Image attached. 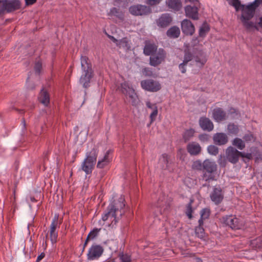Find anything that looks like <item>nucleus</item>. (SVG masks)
Returning <instances> with one entry per match:
<instances>
[{
    "mask_svg": "<svg viewBox=\"0 0 262 262\" xmlns=\"http://www.w3.org/2000/svg\"><path fill=\"white\" fill-rule=\"evenodd\" d=\"M257 1L255 0L254 2L247 6H242L241 9L242 14L241 20L244 27L248 31H251L254 29L257 31L259 30L257 25L250 21L251 19L254 16L256 9L257 8V5L256 6L255 4Z\"/></svg>",
    "mask_w": 262,
    "mask_h": 262,
    "instance_id": "nucleus-1",
    "label": "nucleus"
},
{
    "mask_svg": "<svg viewBox=\"0 0 262 262\" xmlns=\"http://www.w3.org/2000/svg\"><path fill=\"white\" fill-rule=\"evenodd\" d=\"M124 199L120 197L118 201H113L107 207V212L102 216V219L105 221L108 219L112 220V224H116L118 220L122 216L125 206Z\"/></svg>",
    "mask_w": 262,
    "mask_h": 262,
    "instance_id": "nucleus-2",
    "label": "nucleus"
},
{
    "mask_svg": "<svg viewBox=\"0 0 262 262\" xmlns=\"http://www.w3.org/2000/svg\"><path fill=\"white\" fill-rule=\"evenodd\" d=\"M204 173L202 176L203 179L206 182L216 180L214 173L217 170V165L210 159H206L203 162Z\"/></svg>",
    "mask_w": 262,
    "mask_h": 262,
    "instance_id": "nucleus-3",
    "label": "nucleus"
},
{
    "mask_svg": "<svg viewBox=\"0 0 262 262\" xmlns=\"http://www.w3.org/2000/svg\"><path fill=\"white\" fill-rule=\"evenodd\" d=\"M120 91L122 93L125 95L126 98L132 104V105L136 106L138 105L139 100L133 88L129 86L127 82L121 83Z\"/></svg>",
    "mask_w": 262,
    "mask_h": 262,
    "instance_id": "nucleus-4",
    "label": "nucleus"
},
{
    "mask_svg": "<svg viewBox=\"0 0 262 262\" xmlns=\"http://www.w3.org/2000/svg\"><path fill=\"white\" fill-rule=\"evenodd\" d=\"M21 3L19 0H2L0 5V16L6 13H11L20 8Z\"/></svg>",
    "mask_w": 262,
    "mask_h": 262,
    "instance_id": "nucleus-5",
    "label": "nucleus"
},
{
    "mask_svg": "<svg viewBox=\"0 0 262 262\" xmlns=\"http://www.w3.org/2000/svg\"><path fill=\"white\" fill-rule=\"evenodd\" d=\"M226 156L228 161L231 163H236L240 157L250 159L251 157V154H245L239 151L232 146L228 147L226 150Z\"/></svg>",
    "mask_w": 262,
    "mask_h": 262,
    "instance_id": "nucleus-6",
    "label": "nucleus"
},
{
    "mask_svg": "<svg viewBox=\"0 0 262 262\" xmlns=\"http://www.w3.org/2000/svg\"><path fill=\"white\" fill-rule=\"evenodd\" d=\"M192 52L196 65L200 68H203L207 61V58L201 46L199 45H194Z\"/></svg>",
    "mask_w": 262,
    "mask_h": 262,
    "instance_id": "nucleus-7",
    "label": "nucleus"
},
{
    "mask_svg": "<svg viewBox=\"0 0 262 262\" xmlns=\"http://www.w3.org/2000/svg\"><path fill=\"white\" fill-rule=\"evenodd\" d=\"M129 12L135 16L147 15L151 13V9L149 6L138 4L130 6Z\"/></svg>",
    "mask_w": 262,
    "mask_h": 262,
    "instance_id": "nucleus-8",
    "label": "nucleus"
},
{
    "mask_svg": "<svg viewBox=\"0 0 262 262\" xmlns=\"http://www.w3.org/2000/svg\"><path fill=\"white\" fill-rule=\"evenodd\" d=\"M166 52L163 49H159L157 53H155L149 58V64L151 66L157 67L165 61Z\"/></svg>",
    "mask_w": 262,
    "mask_h": 262,
    "instance_id": "nucleus-9",
    "label": "nucleus"
},
{
    "mask_svg": "<svg viewBox=\"0 0 262 262\" xmlns=\"http://www.w3.org/2000/svg\"><path fill=\"white\" fill-rule=\"evenodd\" d=\"M141 85L144 90L152 92H157L161 88L160 83L152 79H146L141 81Z\"/></svg>",
    "mask_w": 262,
    "mask_h": 262,
    "instance_id": "nucleus-10",
    "label": "nucleus"
},
{
    "mask_svg": "<svg viewBox=\"0 0 262 262\" xmlns=\"http://www.w3.org/2000/svg\"><path fill=\"white\" fill-rule=\"evenodd\" d=\"M211 200L216 205L220 204L224 199L222 189L220 186H215L210 195Z\"/></svg>",
    "mask_w": 262,
    "mask_h": 262,
    "instance_id": "nucleus-11",
    "label": "nucleus"
},
{
    "mask_svg": "<svg viewBox=\"0 0 262 262\" xmlns=\"http://www.w3.org/2000/svg\"><path fill=\"white\" fill-rule=\"evenodd\" d=\"M103 252V248L99 245H93L89 249L88 253V258L93 260L99 258Z\"/></svg>",
    "mask_w": 262,
    "mask_h": 262,
    "instance_id": "nucleus-12",
    "label": "nucleus"
},
{
    "mask_svg": "<svg viewBox=\"0 0 262 262\" xmlns=\"http://www.w3.org/2000/svg\"><path fill=\"white\" fill-rule=\"evenodd\" d=\"M224 223L232 229H238L242 226L239 220L232 215L227 216L223 217Z\"/></svg>",
    "mask_w": 262,
    "mask_h": 262,
    "instance_id": "nucleus-13",
    "label": "nucleus"
},
{
    "mask_svg": "<svg viewBox=\"0 0 262 262\" xmlns=\"http://www.w3.org/2000/svg\"><path fill=\"white\" fill-rule=\"evenodd\" d=\"M227 117L228 116L226 112L222 108L217 107L212 111V118L217 122L226 120Z\"/></svg>",
    "mask_w": 262,
    "mask_h": 262,
    "instance_id": "nucleus-14",
    "label": "nucleus"
},
{
    "mask_svg": "<svg viewBox=\"0 0 262 262\" xmlns=\"http://www.w3.org/2000/svg\"><path fill=\"white\" fill-rule=\"evenodd\" d=\"M181 28L183 32L186 35H192L195 31L194 26L190 20L185 19L181 23Z\"/></svg>",
    "mask_w": 262,
    "mask_h": 262,
    "instance_id": "nucleus-15",
    "label": "nucleus"
},
{
    "mask_svg": "<svg viewBox=\"0 0 262 262\" xmlns=\"http://www.w3.org/2000/svg\"><path fill=\"white\" fill-rule=\"evenodd\" d=\"M172 18L169 14L165 13L157 20V25L161 28H166L168 27L172 22Z\"/></svg>",
    "mask_w": 262,
    "mask_h": 262,
    "instance_id": "nucleus-16",
    "label": "nucleus"
},
{
    "mask_svg": "<svg viewBox=\"0 0 262 262\" xmlns=\"http://www.w3.org/2000/svg\"><path fill=\"white\" fill-rule=\"evenodd\" d=\"M199 125L203 130L208 132L212 130L214 127L212 122L206 117H202L200 118Z\"/></svg>",
    "mask_w": 262,
    "mask_h": 262,
    "instance_id": "nucleus-17",
    "label": "nucleus"
},
{
    "mask_svg": "<svg viewBox=\"0 0 262 262\" xmlns=\"http://www.w3.org/2000/svg\"><path fill=\"white\" fill-rule=\"evenodd\" d=\"M185 15L187 17L193 20H198V9L196 6L188 5L185 7Z\"/></svg>",
    "mask_w": 262,
    "mask_h": 262,
    "instance_id": "nucleus-18",
    "label": "nucleus"
},
{
    "mask_svg": "<svg viewBox=\"0 0 262 262\" xmlns=\"http://www.w3.org/2000/svg\"><path fill=\"white\" fill-rule=\"evenodd\" d=\"M57 226L58 217H55L51 223L50 229V237L52 243H55L57 241V233L55 231Z\"/></svg>",
    "mask_w": 262,
    "mask_h": 262,
    "instance_id": "nucleus-19",
    "label": "nucleus"
},
{
    "mask_svg": "<svg viewBox=\"0 0 262 262\" xmlns=\"http://www.w3.org/2000/svg\"><path fill=\"white\" fill-rule=\"evenodd\" d=\"M214 143L219 145L226 144L228 141V138L226 134L223 133H216L213 137Z\"/></svg>",
    "mask_w": 262,
    "mask_h": 262,
    "instance_id": "nucleus-20",
    "label": "nucleus"
},
{
    "mask_svg": "<svg viewBox=\"0 0 262 262\" xmlns=\"http://www.w3.org/2000/svg\"><path fill=\"white\" fill-rule=\"evenodd\" d=\"M84 73L83 74L80 79V82L83 85V86L85 88H87L89 86V83H90L91 80L93 76V71H83Z\"/></svg>",
    "mask_w": 262,
    "mask_h": 262,
    "instance_id": "nucleus-21",
    "label": "nucleus"
},
{
    "mask_svg": "<svg viewBox=\"0 0 262 262\" xmlns=\"http://www.w3.org/2000/svg\"><path fill=\"white\" fill-rule=\"evenodd\" d=\"M187 150L191 155H198L201 151V147L199 143L192 142L187 145Z\"/></svg>",
    "mask_w": 262,
    "mask_h": 262,
    "instance_id": "nucleus-22",
    "label": "nucleus"
},
{
    "mask_svg": "<svg viewBox=\"0 0 262 262\" xmlns=\"http://www.w3.org/2000/svg\"><path fill=\"white\" fill-rule=\"evenodd\" d=\"M39 101L45 106H48L50 103V95L48 92L44 88L41 90L39 96Z\"/></svg>",
    "mask_w": 262,
    "mask_h": 262,
    "instance_id": "nucleus-23",
    "label": "nucleus"
},
{
    "mask_svg": "<svg viewBox=\"0 0 262 262\" xmlns=\"http://www.w3.org/2000/svg\"><path fill=\"white\" fill-rule=\"evenodd\" d=\"M166 4L169 9L176 11L180 10L182 8L181 0H166Z\"/></svg>",
    "mask_w": 262,
    "mask_h": 262,
    "instance_id": "nucleus-24",
    "label": "nucleus"
},
{
    "mask_svg": "<svg viewBox=\"0 0 262 262\" xmlns=\"http://www.w3.org/2000/svg\"><path fill=\"white\" fill-rule=\"evenodd\" d=\"M157 207L160 208L159 212L162 214L168 210L170 207V204L165 201V198L163 197L162 199H159L157 203Z\"/></svg>",
    "mask_w": 262,
    "mask_h": 262,
    "instance_id": "nucleus-25",
    "label": "nucleus"
},
{
    "mask_svg": "<svg viewBox=\"0 0 262 262\" xmlns=\"http://www.w3.org/2000/svg\"><path fill=\"white\" fill-rule=\"evenodd\" d=\"M81 66L83 71H93L90 60L86 56L81 57Z\"/></svg>",
    "mask_w": 262,
    "mask_h": 262,
    "instance_id": "nucleus-26",
    "label": "nucleus"
},
{
    "mask_svg": "<svg viewBox=\"0 0 262 262\" xmlns=\"http://www.w3.org/2000/svg\"><path fill=\"white\" fill-rule=\"evenodd\" d=\"M97 157V149L93 148L89 153H88L84 161L95 165L96 162Z\"/></svg>",
    "mask_w": 262,
    "mask_h": 262,
    "instance_id": "nucleus-27",
    "label": "nucleus"
},
{
    "mask_svg": "<svg viewBox=\"0 0 262 262\" xmlns=\"http://www.w3.org/2000/svg\"><path fill=\"white\" fill-rule=\"evenodd\" d=\"M157 50V46L155 44L148 43L145 45L144 48V54L146 55H153Z\"/></svg>",
    "mask_w": 262,
    "mask_h": 262,
    "instance_id": "nucleus-28",
    "label": "nucleus"
},
{
    "mask_svg": "<svg viewBox=\"0 0 262 262\" xmlns=\"http://www.w3.org/2000/svg\"><path fill=\"white\" fill-rule=\"evenodd\" d=\"M166 34L170 38H178L180 34V29L177 26H173L167 31Z\"/></svg>",
    "mask_w": 262,
    "mask_h": 262,
    "instance_id": "nucleus-29",
    "label": "nucleus"
},
{
    "mask_svg": "<svg viewBox=\"0 0 262 262\" xmlns=\"http://www.w3.org/2000/svg\"><path fill=\"white\" fill-rule=\"evenodd\" d=\"M108 15L116 16L121 21L124 20V15L123 12L115 7L111 9Z\"/></svg>",
    "mask_w": 262,
    "mask_h": 262,
    "instance_id": "nucleus-30",
    "label": "nucleus"
},
{
    "mask_svg": "<svg viewBox=\"0 0 262 262\" xmlns=\"http://www.w3.org/2000/svg\"><path fill=\"white\" fill-rule=\"evenodd\" d=\"M110 153V150H108L103 158L98 162L97 167L99 168H103L105 166H106L110 162V160L108 158L109 154Z\"/></svg>",
    "mask_w": 262,
    "mask_h": 262,
    "instance_id": "nucleus-31",
    "label": "nucleus"
},
{
    "mask_svg": "<svg viewBox=\"0 0 262 262\" xmlns=\"http://www.w3.org/2000/svg\"><path fill=\"white\" fill-rule=\"evenodd\" d=\"M210 214V210L208 208L203 209L201 211V218L199 220V224L203 225L204 220L209 218Z\"/></svg>",
    "mask_w": 262,
    "mask_h": 262,
    "instance_id": "nucleus-32",
    "label": "nucleus"
},
{
    "mask_svg": "<svg viewBox=\"0 0 262 262\" xmlns=\"http://www.w3.org/2000/svg\"><path fill=\"white\" fill-rule=\"evenodd\" d=\"M94 165L90 162L84 160L81 165V168L86 174H90L92 173Z\"/></svg>",
    "mask_w": 262,
    "mask_h": 262,
    "instance_id": "nucleus-33",
    "label": "nucleus"
},
{
    "mask_svg": "<svg viewBox=\"0 0 262 262\" xmlns=\"http://www.w3.org/2000/svg\"><path fill=\"white\" fill-rule=\"evenodd\" d=\"M195 131L192 128L187 129L185 131L183 135V138L185 142H188L190 139L193 137Z\"/></svg>",
    "mask_w": 262,
    "mask_h": 262,
    "instance_id": "nucleus-34",
    "label": "nucleus"
},
{
    "mask_svg": "<svg viewBox=\"0 0 262 262\" xmlns=\"http://www.w3.org/2000/svg\"><path fill=\"white\" fill-rule=\"evenodd\" d=\"M203 225H200L199 224V226L196 227L195 229L196 236L200 239H204L205 237V232L204 228H203Z\"/></svg>",
    "mask_w": 262,
    "mask_h": 262,
    "instance_id": "nucleus-35",
    "label": "nucleus"
},
{
    "mask_svg": "<svg viewBox=\"0 0 262 262\" xmlns=\"http://www.w3.org/2000/svg\"><path fill=\"white\" fill-rule=\"evenodd\" d=\"M184 53V55L183 62L185 63H188L189 61H191L193 58H194L193 52L192 53L189 49H185Z\"/></svg>",
    "mask_w": 262,
    "mask_h": 262,
    "instance_id": "nucleus-36",
    "label": "nucleus"
},
{
    "mask_svg": "<svg viewBox=\"0 0 262 262\" xmlns=\"http://www.w3.org/2000/svg\"><path fill=\"white\" fill-rule=\"evenodd\" d=\"M232 145L240 150L243 149L245 147V144L244 141L241 139L238 138H235L232 141Z\"/></svg>",
    "mask_w": 262,
    "mask_h": 262,
    "instance_id": "nucleus-37",
    "label": "nucleus"
},
{
    "mask_svg": "<svg viewBox=\"0 0 262 262\" xmlns=\"http://www.w3.org/2000/svg\"><path fill=\"white\" fill-rule=\"evenodd\" d=\"M227 131L229 134L236 135L239 131L237 125L234 123H229L227 126Z\"/></svg>",
    "mask_w": 262,
    "mask_h": 262,
    "instance_id": "nucleus-38",
    "label": "nucleus"
},
{
    "mask_svg": "<svg viewBox=\"0 0 262 262\" xmlns=\"http://www.w3.org/2000/svg\"><path fill=\"white\" fill-rule=\"evenodd\" d=\"M117 46L119 47L120 48H123L127 50H129L130 48L128 43V40L126 38H123L119 40Z\"/></svg>",
    "mask_w": 262,
    "mask_h": 262,
    "instance_id": "nucleus-39",
    "label": "nucleus"
},
{
    "mask_svg": "<svg viewBox=\"0 0 262 262\" xmlns=\"http://www.w3.org/2000/svg\"><path fill=\"white\" fill-rule=\"evenodd\" d=\"M251 245L253 247L256 248H262V237H258L251 242Z\"/></svg>",
    "mask_w": 262,
    "mask_h": 262,
    "instance_id": "nucleus-40",
    "label": "nucleus"
},
{
    "mask_svg": "<svg viewBox=\"0 0 262 262\" xmlns=\"http://www.w3.org/2000/svg\"><path fill=\"white\" fill-rule=\"evenodd\" d=\"M194 200L193 199H191L190 200L189 203L188 204L186 207V213L187 215L188 216V218L191 219L192 217V204L193 203Z\"/></svg>",
    "mask_w": 262,
    "mask_h": 262,
    "instance_id": "nucleus-41",
    "label": "nucleus"
},
{
    "mask_svg": "<svg viewBox=\"0 0 262 262\" xmlns=\"http://www.w3.org/2000/svg\"><path fill=\"white\" fill-rule=\"evenodd\" d=\"M209 31V27L206 23H204L199 30V35L200 37H204L206 34Z\"/></svg>",
    "mask_w": 262,
    "mask_h": 262,
    "instance_id": "nucleus-42",
    "label": "nucleus"
},
{
    "mask_svg": "<svg viewBox=\"0 0 262 262\" xmlns=\"http://www.w3.org/2000/svg\"><path fill=\"white\" fill-rule=\"evenodd\" d=\"M191 167L194 170L201 171L203 168V162L200 160H196L193 162Z\"/></svg>",
    "mask_w": 262,
    "mask_h": 262,
    "instance_id": "nucleus-43",
    "label": "nucleus"
},
{
    "mask_svg": "<svg viewBox=\"0 0 262 262\" xmlns=\"http://www.w3.org/2000/svg\"><path fill=\"white\" fill-rule=\"evenodd\" d=\"M227 159L226 158V156H225L224 155H220L217 162L221 167H225L227 164Z\"/></svg>",
    "mask_w": 262,
    "mask_h": 262,
    "instance_id": "nucleus-44",
    "label": "nucleus"
},
{
    "mask_svg": "<svg viewBox=\"0 0 262 262\" xmlns=\"http://www.w3.org/2000/svg\"><path fill=\"white\" fill-rule=\"evenodd\" d=\"M229 4L233 6L236 9V11L241 10L242 6L239 0H230L229 1Z\"/></svg>",
    "mask_w": 262,
    "mask_h": 262,
    "instance_id": "nucleus-45",
    "label": "nucleus"
},
{
    "mask_svg": "<svg viewBox=\"0 0 262 262\" xmlns=\"http://www.w3.org/2000/svg\"><path fill=\"white\" fill-rule=\"evenodd\" d=\"M243 139L246 142H254L255 141L256 138L251 132H249L245 134Z\"/></svg>",
    "mask_w": 262,
    "mask_h": 262,
    "instance_id": "nucleus-46",
    "label": "nucleus"
},
{
    "mask_svg": "<svg viewBox=\"0 0 262 262\" xmlns=\"http://www.w3.org/2000/svg\"><path fill=\"white\" fill-rule=\"evenodd\" d=\"M208 152L212 155L216 156L219 154V148L213 145H209L207 148Z\"/></svg>",
    "mask_w": 262,
    "mask_h": 262,
    "instance_id": "nucleus-47",
    "label": "nucleus"
},
{
    "mask_svg": "<svg viewBox=\"0 0 262 262\" xmlns=\"http://www.w3.org/2000/svg\"><path fill=\"white\" fill-rule=\"evenodd\" d=\"M100 230L101 228H94L89 233L88 236L90 237L91 239H93L98 235V233Z\"/></svg>",
    "mask_w": 262,
    "mask_h": 262,
    "instance_id": "nucleus-48",
    "label": "nucleus"
},
{
    "mask_svg": "<svg viewBox=\"0 0 262 262\" xmlns=\"http://www.w3.org/2000/svg\"><path fill=\"white\" fill-rule=\"evenodd\" d=\"M121 262H131L130 257L127 254H120L119 255Z\"/></svg>",
    "mask_w": 262,
    "mask_h": 262,
    "instance_id": "nucleus-49",
    "label": "nucleus"
},
{
    "mask_svg": "<svg viewBox=\"0 0 262 262\" xmlns=\"http://www.w3.org/2000/svg\"><path fill=\"white\" fill-rule=\"evenodd\" d=\"M142 73L145 76L148 77H151L153 75L152 71H151V69L149 68H144L142 70Z\"/></svg>",
    "mask_w": 262,
    "mask_h": 262,
    "instance_id": "nucleus-50",
    "label": "nucleus"
},
{
    "mask_svg": "<svg viewBox=\"0 0 262 262\" xmlns=\"http://www.w3.org/2000/svg\"><path fill=\"white\" fill-rule=\"evenodd\" d=\"M162 0H146V4L150 6H156L160 4Z\"/></svg>",
    "mask_w": 262,
    "mask_h": 262,
    "instance_id": "nucleus-51",
    "label": "nucleus"
},
{
    "mask_svg": "<svg viewBox=\"0 0 262 262\" xmlns=\"http://www.w3.org/2000/svg\"><path fill=\"white\" fill-rule=\"evenodd\" d=\"M42 69L41 63L39 61H37L35 63L34 66V70L37 74H39Z\"/></svg>",
    "mask_w": 262,
    "mask_h": 262,
    "instance_id": "nucleus-52",
    "label": "nucleus"
},
{
    "mask_svg": "<svg viewBox=\"0 0 262 262\" xmlns=\"http://www.w3.org/2000/svg\"><path fill=\"white\" fill-rule=\"evenodd\" d=\"M158 115V108L154 110L150 115V118L151 119V122L154 121Z\"/></svg>",
    "mask_w": 262,
    "mask_h": 262,
    "instance_id": "nucleus-53",
    "label": "nucleus"
},
{
    "mask_svg": "<svg viewBox=\"0 0 262 262\" xmlns=\"http://www.w3.org/2000/svg\"><path fill=\"white\" fill-rule=\"evenodd\" d=\"M187 64V63H185L183 61V62L179 64V68L181 70L182 73H185L186 72V67Z\"/></svg>",
    "mask_w": 262,
    "mask_h": 262,
    "instance_id": "nucleus-54",
    "label": "nucleus"
},
{
    "mask_svg": "<svg viewBox=\"0 0 262 262\" xmlns=\"http://www.w3.org/2000/svg\"><path fill=\"white\" fill-rule=\"evenodd\" d=\"M162 162L166 164H167L168 162V155L166 154H164L162 156V158L160 160Z\"/></svg>",
    "mask_w": 262,
    "mask_h": 262,
    "instance_id": "nucleus-55",
    "label": "nucleus"
},
{
    "mask_svg": "<svg viewBox=\"0 0 262 262\" xmlns=\"http://www.w3.org/2000/svg\"><path fill=\"white\" fill-rule=\"evenodd\" d=\"M146 105L148 108L151 109L152 111L157 108L156 104H152L149 101L146 102Z\"/></svg>",
    "mask_w": 262,
    "mask_h": 262,
    "instance_id": "nucleus-56",
    "label": "nucleus"
},
{
    "mask_svg": "<svg viewBox=\"0 0 262 262\" xmlns=\"http://www.w3.org/2000/svg\"><path fill=\"white\" fill-rule=\"evenodd\" d=\"M37 0H25L26 5L27 6L31 5L36 2Z\"/></svg>",
    "mask_w": 262,
    "mask_h": 262,
    "instance_id": "nucleus-57",
    "label": "nucleus"
},
{
    "mask_svg": "<svg viewBox=\"0 0 262 262\" xmlns=\"http://www.w3.org/2000/svg\"><path fill=\"white\" fill-rule=\"evenodd\" d=\"M91 239L90 237H89L88 236H87L86 237V239L84 243V245H83V249H82V251H84V249H85V247H86V246L87 245L89 241Z\"/></svg>",
    "mask_w": 262,
    "mask_h": 262,
    "instance_id": "nucleus-58",
    "label": "nucleus"
},
{
    "mask_svg": "<svg viewBox=\"0 0 262 262\" xmlns=\"http://www.w3.org/2000/svg\"><path fill=\"white\" fill-rule=\"evenodd\" d=\"M45 256V254L42 252L41 253L38 257H37V261H39L40 260H41Z\"/></svg>",
    "mask_w": 262,
    "mask_h": 262,
    "instance_id": "nucleus-59",
    "label": "nucleus"
},
{
    "mask_svg": "<svg viewBox=\"0 0 262 262\" xmlns=\"http://www.w3.org/2000/svg\"><path fill=\"white\" fill-rule=\"evenodd\" d=\"M108 37L115 43H116V45H117V43H118L119 40L116 39L114 36L109 35Z\"/></svg>",
    "mask_w": 262,
    "mask_h": 262,
    "instance_id": "nucleus-60",
    "label": "nucleus"
},
{
    "mask_svg": "<svg viewBox=\"0 0 262 262\" xmlns=\"http://www.w3.org/2000/svg\"><path fill=\"white\" fill-rule=\"evenodd\" d=\"M117 4H121L122 3H124L125 0H114Z\"/></svg>",
    "mask_w": 262,
    "mask_h": 262,
    "instance_id": "nucleus-61",
    "label": "nucleus"
},
{
    "mask_svg": "<svg viewBox=\"0 0 262 262\" xmlns=\"http://www.w3.org/2000/svg\"><path fill=\"white\" fill-rule=\"evenodd\" d=\"M236 112V110L234 108H231L230 110V112L231 113H235Z\"/></svg>",
    "mask_w": 262,
    "mask_h": 262,
    "instance_id": "nucleus-62",
    "label": "nucleus"
},
{
    "mask_svg": "<svg viewBox=\"0 0 262 262\" xmlns=\"http://www.w3.org/2000/svg\"><path fill=\"white\" fill-rule=\"evenodd\" d=\"M258 24L262 28V17L259 18V21L258 22Z\"/></svg>",
    "mask_w": 262,
    "mask_h": 262,
    "instance_id": "nucleus-63",
    "label": "nucleus"
},
{
    "mask_svg": "<svg viewBox=\"0 0 262 262\" xmlns=\"http://www.w3.org/2000/svg\"><path fill=\"white\" fill-rule=\"evenodd\" d=\"M30 200L32 202H36V200H35V198L33 197V196H31L30 197Z\"/></svg>",
    "mask_w": 262,
    "mask_h": 262,
    "instance_id": "nucleus-64",
    "label": "nucleus"
}]
</instances>
